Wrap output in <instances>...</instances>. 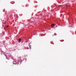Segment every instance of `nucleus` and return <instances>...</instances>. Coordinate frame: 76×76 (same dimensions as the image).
I'll use <instances>...</instances> for the list:
<instances>
[{"instance_id":"obj_6","label":"nucleus","mask_w":76,"mask_h":76,"mask_svg":"<svg viewBox=\"0 0 76 76\" xmlns=\"http://www.w3.org/2000/svg\"><path fill=\"white\" fill-rule=\"evenodd\" d=\"M7 27H8V26H7Z\"/></svg>"},{"instance_id":"obj_3","label":"nucleus","mask_w":76,"mask_h":76,"mask_svg":"<svg viewBox=\"0 0 76 76\" xmlns=\"http://www.w3.org/2000/svg\"><path fill=\"white\" fill-rule=\"evenodd\" d=\"M54 35H56V34H54Z\"/></svg>"},{"instance_id":"obj_2","label":"nucleus","mask_w":76,"mask_h":76,"mask_svg":"<svg viewBox=\"0 0 76 76\" xmlns=\"http://www.w3.org/2000/svg\"><path fill=\"white\" fill-rule=\"evenodd\" d=\"M21 41V39L20 38L18 40V41Z\"/></svg>"},{"instance_id":"obj_1","label":"nucleus","mask_w":76,"mask_h":76,"mask_svg":"<svg viewBox=\"0 0 76 76\" xmlns=\"http://www.w3.org/2000/svg\"><path fill=\"white\" fill-rule=\"evenodd\" d=\"M55 26V25L54 23L52 24L51 25V26Z\"/></svg>"},{"instance_id":"obj_5","label":"nucleus","mask_w":76,"mask_h":76,"mask_svg":"<svg viewBox=\"0 0 76 76\" xmlns=\"http://www.w3.org/2000/svg\"><path fill=\"white\" fill-rule=\"evenodd\" d=\"M30 49H31V47H30Z\"/></svg>"},{"instance_id":"obj_4","label":"nucleus","mask_w":76,"mask_h":76,"mask_svg":"<svg viewBox=\"0 0 76 76\" xmlns=\"http://www.w3.org/2000/svg\"><path fill=\"white\" fill-rule=\"evenodd\" d=\"M29 47H31V46L30 45V46H29Z\"/></svg>"}]
</instances>
